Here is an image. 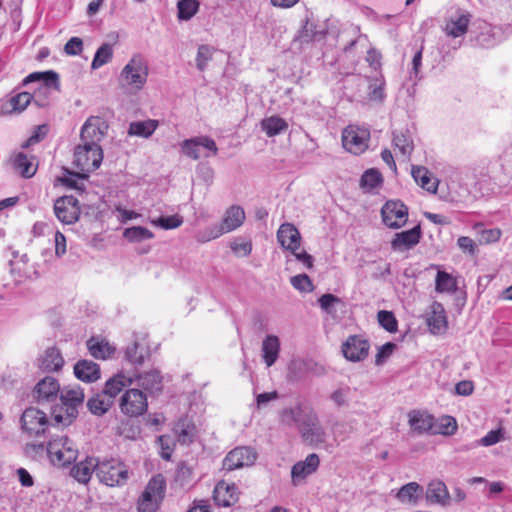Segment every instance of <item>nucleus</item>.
I'll return each mask as SVG.
<instances>
[{"instance_id": "nucleus-1", "label": "nucleus", "mask_w": 512, "mask_h": 512, "mask_svg": "<svg viewBox=\"0 0 512 512\" xmlns=\"http://www.w3.org/2000/svg\"><path fill=\"white\" fill-rule=\"evenodd\" d=\"M84 392L80 387L63 388L60 404L52 408L51 416L56 424L69 426L77 418L78 408L83 405Z\"/></svg>"}, {"instance_id": "nucleus-2", "label": "nucleus", "mask_w": 512, "mask_h": 512, "mask_svg": "<svg viewBox=\"0 0 512 512\" xmlns=\"http://www.w3.org/2000/svg\"><path fill=\"white\" fill-rule=\"evenodd\" d=\"M97 478L109 487L123 486L129 479V471L118 458H98Z\"/></svg>"}, {"instance_id": "nucleus-3", "label": "nucleus", "mask_w": 512, "mask_h": 512, "mask_svg": "<svg viewBox=\"0 0 512 512\" xmlns=\"http://www.w3.org/2000/svg\"><path fill=\"white\" fill-rule=\"evenodd\" d=\"M148 71L145 59L140 54H136L122 69L120 83L123 87H128L135 92L140 91L147 82Z\"/></svg>"}, {"instance_id": "nucleus-4", "label": "nucleus", "mask_w": 512, "mask_h": 512, "mask_svg": "<svg viewBox=\"0 0 512 512\" xmlns=\"http://www.w3.org/2000/svg\"><path fill=\"white\" fill-rule=\"evenodd\" d=\"M47 453L53 465L66 467L76 461L78 448L66 435H61L48 442Z\"/></svg>"}, {"instance_id": "nucleus-5", "label": "nucleus", "mask_w": 512, "mask_h": 512, "mask_svg": "<svg viewBox=\"0 0 512 512\" xmlns=\"http://www.w3.org/2000/svg\"><path fill=\"white\" fill-rule=\"evenodd\" d=\"M165 491L164 477L161 474L153 476L137 502L138 512H157L165 497Z\"/></svg>"}, {"instance_id": "nucleus-6", "label": "nucleus", "mask_w": 512, "mask_h": 512, "mask_svg": "<svg viewBox=\"0 0 512 512\" xmlns=\"http://www.w3.org/2000/svg\"><path fill=\"white\" fill-rule=\"evenodd\" d=\"M32 82H38L39 87L35 94L33 95V102L38 107H46L48 105L47 102V94L49 93L51 88L59 90V75L52 70L45 72H34L29 74L23 80V85H27Z\"/></svg>"}, {"instance_id": "nucleus-7", "label": "nucleus", "mask_w": 512, "mask_h": 512, "mask_svg": "<svg viewBox=\"0 0 512 512\" xmlns=\"http://www.w3.org/2000/svg\"><path fill=\"white\" fill-rule=\"evenodd\" d=\"M103 160V151L100 146L79 144L74 150V166L85 176L98 169Z\"/></svg>"}, {"instance_id": "nucleus-8", "label": "nucleus", "mask_w": 512, "mask_h": 512, "mask_svg": "<svg viewBox=\"0 0 512 512\" xmlns=\"http://www.w3.org/2000/svg\"><path fill=\"white\" fill-rule=\"evenodd\" d=\"M370 132L355 125L347 126L342 132L343 147L350 153L359 155L368 148Z\"/></svg>"}, {"instance_id": "nucleus-9", "label": "nucleus", "mask_w": 512, "mask_h": 512, "mask_svg": "<svg viewBox=\"0 0 512 512\" xmlns=\"http://www.w3.org/2000/svg\"><path fill=\"white\" fill-rule=\"evenodd\" d=\"M119 407L129 417L140 416L147 410V396L139 389H128L120 397Z\"/></svg>"}, {"instance_id": "nucleus-10", "label": "nucleus", "mask_w": 512, "mask_h": 512, "mask_svg": "<svg viewBox=\"0 0 512 512\" xmlns=\"http://www.w3.org/2000/svg\"><path fill=\"white\" fill-rule=\"evenodd\" d=\"M381 216L387 227L398 229L403 227L408 220V208L400 200H389L383 205Z\"/></svg>"}, {"instance_id": "nucleus-11", "label": "nucleus", "mask_w": 512, "mask_h": 512, "mask_svg": "<svg viewBox=\"0 0 512 512\" xmlns=\"http://www.w3.org/2000/svg\"><path fill=\"white\" fill-rule=\"evenodd\" d=\"M257 452L250 446H238L231 450L223 460V469L233 471L252 466L257 459Z\"/></svg>"}, {"instance_id": "nucleus-12", "label": "nucleus", "mask_w": 512, "mask_h": 512, "mask_svg": "<svg viewBox=\"0 0 512 512\" xmlns=\"http://www.w3.org/2000/svg\"><path fill=\"white\" fill-rule=\"evenodd\" d=\"M300 433L304 441L312 446H319L325 442L326 433L320 424L319 418L313 411H308L301 424Z\"/></svg>"}, {"instance_id": "nucleus-13", "label": "nucleus", "mask_w": 512, "mask_h": 512, "mask_svg": "<svg viewBox=\"0 0 512 512\" xmlns=\"http://www.w3.org/2000/svg\"><path fill=\"white\" fill-rule=\"evenodd\" d=\"M108 131L107 122L100 118L92 116L88 118L81 129L80 139L82 144L90 146H100L99 142L104 138Z\"/></svg>"}, {"instance_id": "nucleus-14", "label": "nucleus", "mask_w": 512, "mask_h": 512, "mask_svg": "<svg viewBox=\"0 0 512 512\" xmlns=\"http://www.w3.org/2000/svg\"><path fill=\"white\" fill-rule=\"evenodd\" d=\"M54 213L63 224L75 223L80 215L78 199L72 195L58 198L54 203Z\"/></svg>"}, {"instance_id": "nucleus-15", "label": "nucleus", "mask_w": 512, "mask_h": 512, "mask_svg": "<svg viewBox=\"0 0 512 512\" xmlns=\"http://www.w3.org/2000/svg\"><path fill=\"white\" fill-rule=\"evenodd\" d=\"M182 153L192 160H198L201 157L200 149L204 148L212 155L218 153L215 141L208 136H197L185 139L180 144Z\"/></svg>"}, {"instance_id": "nucleus-16", "label": "nucleus", "mask_w": 512, "mask_h": 512, "mask_svg": "<svg viewBox=\"0 0 512 512\" xmlns=\"http://www.w3.org/2000/svg\"><path fill=\"white\" fill-rule=\"evenodd\" d=\"M370 343L361 335H350L342 344L344 357L352 362L363 361L369 353Z\"/></svg>"}, {"instance_id": "nucleus-17", "label": "nucleus", "mask_w": 512, "mask_h": 512, "mask_svg": "<svg viewBox=\"0 0 512 512\" xmlns=\"http://www.w3.org/2000/svg\"><path fill=\"white\" fill-rule=\"evenodd\" d=\"M21 424L23 430L29 435L39 436L45 432L48 420L44 412L34 407H29L22 413Z\"/></svg>"}, {"instance_id": "nucleus-18", "label": "nucleus", "mask_w": 512, "mask_h": 512, "mask_svg": "<svg viewBox=\"0 0 512 512\" xmlns=\"http://www.w3.org/2000/svg\"><path fill=\"white\" fill-rule=\"evenodd\" d=\"M471 19L470 12L457 8L453 14L446 18L444 32L449 37H462L467 33Z\"/></svg>"}, {"instance_id": "nucleus-19", "label": "nucleus", "mask_w": 512, "mask_h": 512, "mask_svg": "<svg viewBox=\"0 0 512 512\" xmlns=\"http://www.w3.org/2000/svg\"><path fill=\"white\" fill-rule=\"evenodd\" d=\"M434 419V416L425 411L412 410L408 413L409 427L417 435H433Z\"/></svg>"}, {"instance_id": "nucleus-20", "label": "nucleus", "mask_w": 512, "mask_h": 512, "mask_svg": "<svg viewBox=\"0 0 512 512\" xmlns=\"http://www.w3.org/2000/svg\"><path fill=\"white\" fill-rule=\"evenodd\" d=\"M421 227L417 225L410 230L398 232L391 241V248L397 252H404L415 247L421 239Z\"/></svg>"}, {"instance_id": "nucleus-21", "label": "nucleus", "mask_w": 512, "mask_h": 512, "mask_svg": "<svg viewBox=\"0 0 512 512\" xmlns=\"http://www.w3.org/2000/svg\"><path fill=\"white\" fill-rule=\"evenodd\" d=\"M277 240L284 249L295 253L300 248L301 235L293 224L284 223L277 231Z\"/></svg>"}, {"instance_id": "nucleus-22", "label": "nucleus", "mask_w": 512, "mask_h": 512, "mask_svg": "<svg viewBox=\"0 0 512 512\" xmlns=\"http://www.w3.org/2000/svg\"><path fill=\"white\" fill-rule=\"evenodd\" d=\"M319 463V457L315 453L309 454L305 460L295 463L291 470L293 485L297 486L307 476L314 473L317 470Z\"/></svg>"}, {"instance_id": "nucleus-23", "label": "nucleus", "mask_w": 512, "mask_h": 512, "mask_svg": "<svg viewBox=\"0 0 512 512\" xmlns=\"http://www.w3.org/2000/svg\"><path fill=\"white\" fill-rule=\"evenodd\" d=\"M100 367L91 360H79L74 365V375L83 382H94L100 378Z\"/></svg>"}, {"instance_id": "nucleus-24", "label": "nucleus", "mask_w": 512, "mask_h": 512, "mask_svg": "<svg viewBox=\"0 0 512 512\" xmlns=\"http://www.w3.org/2000/svg\"><path fill=\"white\" fill-rule=\"evenodd\" d=\"M97 468L98 458L88 457L72 467L71 475L78 482L86 484L91 479L93 473L97 475Z\"/></svg>"}, {"instance_id": "nucleus-25", "label": "nucleus", "mask_w": 512, "mask_h": 512, "mask_svg": "<svg viewBox=\"0 0 512 512\" xmlns=\"http://www.w3.org/2000/svg\"><path fill=\"white\" fill-rule=\"evenodd\" d=\"M63 364L64 358L60 351L55 347L47 348L39 358L40 369L47 372L59 371Z\"/></svg>"}, {"instance_id": "nucleus-26", "label": "nucleus", "mask_w": 512, "mask_h": 512, "mask_svg": "<svg viewBox=\"0 0 512 512\" xmlns=\"http://www.w3.org/2000/svg\"><path fill=\"white\" fill-rule=\"evenodd\" d=\"M138 386L148 391L150 394H156L162 391V376L158 370H151L137 376Z\"/></svg>"}, {"instance_id": "nucleus-27", "label": "nucleus", "mask_w": 512, "mask_h": 512, "mask_svg": "<svg viewBox=\"0 0 512 512\" xmlns=\"http://www.w3.org/2000/svg\"><path fill=\"white\" fill-rule=\"evenodd\" d=\"M38 400L51 401L55 399L60 392L58 381L54 377L47 376L42 379L35 387Z\"/></svg>"}, {"instance_id": "nucleus-28", "label": "nucleus", "mask_w": 512, "mask_h": 512, "mask_svg": "<svg viewBox=\"0 0 512 512\" xmlns=\"http://www.w3.org/2000/svg\"><path fill=\"white\" fill-rule=\"evenodd\" d=\"M133 383V379L118 373L106 381L103 393L114 403L115 397L126 387Z\"/></svg>"}, {"instance_id": "nucleus-29", "label": "nucleus", "mask_w": 512, "mask_h": 512, "mask_svg": "<svg viewBox=\"0 0 512 512\" xmlns=\"http://www.w3.org/2000/svg\"><path fill=\"white\" fill-rule=\"evenodd\" d=\"M262 358L267 367H271L278 359L280 352V341L275 335H268L262 342Z\"/></svg>"}, {"instance_id": "nucleus-30", "label": "nucleus", "mask_w": 512, "mask_h": 512, "mask_svg": "<svg viewBox=\"0 0 512 512\" xmlns=\"http://www.w3.org/2000/svg\"><path fill=\"white\" fill-rule=\"evenodd\" d=\"M428 326L433 334H442L447 329V317L440 303L432 305L431 315L428 317Z\"/></svg>"}, {"instance_id": "nucleus-31", "label": "nucleus", "mask_w": 512, "mask_h": 512, "mask_svg": "<svg viewBox=\"0 0 512 512\" xmlns=\"http://www.w3.org/2000/svg\"><path fill=\"white\" fill-rule=\"evenodd\" d=\"M174 432L177 436V441L182 445H189L193 442L196 427L186 418L180 419L174 426Z\"/></svg>"}, {"instance_id": "nucleus-32", "label": "nucleus", "mask_w": 512, "mask_h": 512, "mask_svg": "<svg viewBox=\"0 0 512 512\" xmlns=\"http://www.w3.org/2000/svg\"><path fill=\"white\" fill-rule=\"evenodd\" d=\"M427 499L441 505H447L450 501V496L445 483L442 481H432L428 485Z\"/></svg>"}, {"instance_id": "nucleus-33", "label": "nucleus", "mask_w": 512, "mask_h": 512, "mask_svg": "<svg viewBox=\"0 0 512 512\" xmlns=\"http://www.w3.org/2000/svg\"><path fill=\"white\" fill-rule=\"evenodd\" d=\"M244 219V210L240 206L233 205L227 209L221 223L228 232H231L240 227Z\"/></svg>"}, {"instance_id": "nucleus-34", "label": "nucleus", "mask_w": 512, "mask_h": 512, "mask_svg": "<svg viewBox=\"0 0 512 512\" xmlns=\"http://www.w3.org/2000/svg\"><path fill=\"white\" fill-rule=\"evenodd\" d=\"M261 128L269 137L276 136L288 129V123L279 116H271L261 121Z\"/></svg>"}, {"instance_id": "nucleus-35", "label": "nucleus", "mask_w": 512, "mask_h": 512, "mask_svg": "<svg viewBox=\"0 0 512 512\" xmlns=\"http://www.w3.org/2000/svg\"><path fill=\"white\" fill-rule=\"evenodd\" d=\"M157 127V120L149 119L146 121H136L130 124L128 133L129 135L148 138L154 133Z\"/></svg>"}, {"instance_id": "nucleus-36", "label": "nucleus", "mask_w": 512, "mask_h": 512, "mask_svg": "<svg viewBox=\"0 0 512 512\" xmlns=\"http://www.w3.org/2000/svg\"><path fill=\"white\" fill-rule=\"evenodd\" d=\"M87 348L91 356L96 359H106L113 352V349L105 340H99L95 337H91L87 341Z\"/></svg>"}, {"instance_id": "nucleus-37", "label": "nucleus", "mask_w": 512, "mask_h": 512, "mask_svg": "<svg viewBox=\"0 0 512 512\" xmlns=\"http://www.w3.org/2000/svg\"><path fill=\"white\" fill-rule=\"evenodd\" d=\"M411 174L418 185L428 192H436L437 185L432 182L430 173L427 168L423 166H412Z\"/></svg>"}, {"instance_id": "nucleus-38", "label": "nucleus", "mask_w": 512, "mask_h": 512, "mask_svg": "<svg viewBox=\"0 0 512 512\" xmlns=\"http://www.w3.org/2000/svg\"><path fill=\"white\" fill-rule=\"evenodd\" d=\"M112 405V400H110L103 392L96 394L87 402L89 411L92 414L99 416L106 413Z\"/></svg>"}, {"instance_id": "nucleus-39", "label": "nucleus", "mask_w": 512, "mask_h": 512, "mask_svg": "<svg viewBox=\"0 0 512 512\" xmlns=\"http://www.w3.org/2000/svg\"><path fill=\"white\" fill-rule=\"evenodd\" d=\"M236 488L224 483H218L214 489V499L218 505L229 507L235 501L234 492Z\"/></svg>"}, {"instance_id": "nucleus-40", "label": "nucleus", "mask_w": 512, "mask_h": 512, "mask_svg": "<svg viewBox=\"0 0 512 512\" xmlns=\"http://www.w3.org/2000/svg\"><path fill=\"white\" fill-rule=\"evenodd\" d=\"M435 289L439 293H454L457 289L456 280L451 274L445 271H438L435 280Z\"/></svg>"}, {"instance_id": "nucleus-41", "label": "nucleus", "mask_w": 512, "mask_h": 512, "mask_svg": "<svg viewBox=\"0 0 512 512\" xmlns=\"http://www.w3.org/2000/svg\"><path fill=\"white\" fill-rule=\"evenodd\" d=\"M14 169L25 178L32 177L36 172V167L28 159L27 155L20 152L15 156L13 162Z\"/></svg>"}, {"instance_id": "nucleus-42", "label": "nucleus", "mask_w": 512, "mask_h": 512, "mask_svg": "<svg viewBox=\"0 0 512 512\" xmlns=\"http://www.w3.org/2000/svg\"><path fill=\"white\" fill-rule=\"evenodd\" d=\"M228 233L222 223H216L200 230L196 234V240L200 243H206L216 239L223 234Z\"/></svg>"}, {"instance_id": "nucleus-43", "label": "nucleus", "mask_w": 512, "mask_h": 512, "mask_svg": "<svg viewBox=\"0 0 512 512\" xmlns=\"http://www.w3.org/2000/svg\"><path fill=\"white\" fill-rule=\"evenodd\" d=\"M393 144L403 156H410L413 151V141L408 134V131L394 132L393 133Z\"/></svg>"}, {"instance_id": "nucleus-44", "label": "nucleus", "mask_w": 512, "mask_h": 512, "mask_svg": "<svg viewBox=\"0 0 512 512\" xmlns=\"http://www.w3.org/2000/svg\"><path fill=\"white\" fill-rule=\"evenodd\" d=\"M433 435H453L457 430L456 420L451 416L434 419Z\"/></svg>"}, {"instance_id": "nucleus-45", "label": "nucleus", "mask_w": 512, "mask_h": 512, "mask_svg": "<svg viewBox=\"0 0 512 512\" xmlns=\"http://www.w3.org/2000/svg\"><path fill=\"white\" fill-rule=\"evenodd\" d=\"M113 58V48L111 44L104 43L96 51L92 60L91 68L99 69L103 65L109 63Z\"/></svg>"}, {"instance_id": "nucleus-46", "label": "nucleus", "mask_w": 512, "mask_h": 512, "mask_svg": "<svg viewBox=\"0 0 512 512\" xmlns=\"http://www.w3.org/2000/svg\"><path fill=\"white\" fill-rule=\"evenodd\" d=\"M123 237L129 242H142L144 240L152 239L154 234L149 229L142 226H133L126 228L123 232Z\"/></svg>"}, {"instance_id": "nucleus-47", "label": "nucleus", "mask_w": 512, "mask_h": 512, "mask_svg": "<svg viewBox=\"0 0 512 512\" xmlns=\"http://www.w3.org/2000/svg\"><path fill=\"white\" fill-rule=\"evenodd\" d=\"M307 416V412H305L301 407L289 408L285 409L282 412V422L288 426L297 425L300 430L302 422H304V418Z\"/></svg>"}, {"instance_id": "nucleus-48", "label": "nucleus", "mask_w": 512, "mask_h": 512, "mask_svg": "<svg viewBox=\"0 0 512 512\" xmlns=\"http://www.w3.org/2000/svg\"><path fill=\"white\" fill-rule=\"evenodd\" d=\"M321 32L316 29V24L307 15L304 24L299 31L297 39L302 43H309L315 40Z\"/></svg>"}, {"instance_id": "nucleus-49", "label": "nucleus", "mask_w": 512, "mask_h": 512, "mask_svg": "<svg viewBox=\"0 0 512 512\" xmlns=\"http://www.w3.org/2000/svg\"><path fill=\"white\" fill-rule=\"evenodd\" d=\"M178 18L180 20H190L199 9L197 0H180L177 3Z\"/></svg>"}, {"instance_id": "nucleus-50", "label": "nucleus", "mask_w": 512, "mask_h": 512, "mask_svg": "<svg viewBox=\"0 0 512 512\" xmlns=\"http://www.w3.org/2000/svg\"><path fill=\"white\" fill-rule=\"evenodd\" d=\"M382 175L376 169H368L364 172L360 180V186L367 191L376 188L382 183Z\"/></svg>"}, {"instance_id": "nucleus-51", "label": "nucleus", "mask_w": 512, "mask_h": 512, "mask_svg": "<svg viewBox=\"0 0 512 512\" xmlns=\"http://www.w3.org/2000/svg\"><path fill=\"white\" fill-rule=\"evenodd\" d=\"M501 438H502V433L500 430H492V431L488 432L487 435H485L480 440L475 441L469 445H464L459 450L466 451L468 449L475 448L479 445L486 446V447L492 446V445L498 443L501 440Z\"/></svg>"}, {"instance_id": "nucleus-52", "label": "nucleus", "mask_w": 512, "mask_h": 512, "mask_svg": "<svg viewBox=\"0 0 512 512\" xmlns=\"http://www.w3.org/2000/svg\"><path fill=\"white\" fill-rule=\"evenodd\" d=\"M215 49L209 45L202 44L198 47L196 55V67L200 71H204L207 64L212 60Z\"/></svg>"}, {"instance_id": "nucleus-53", "label": "nucleus", "mask_w": 512, "mask_h": 512, "mask_svg": "<svg viewBox=\"0 0 512 512\" xmlns=\"http://www.w3.org/2000/svg\"><path fill=\"white\" fill-rule=\"evenodd\" d=\"M144 357V347L138 342L132 343L125 350V359L132 364L141 365Z\"/></svg>"}, {"instance_id": "nucleus-54", "label": "nucleus", "mask_w": 512, "mask_h": 512, "mask_svg": "<svg viewBox=\"0 0 512 512\" xmlns=\"http://www.w3.org/2000/svg\"><path fill=\"white\" fill-rule=\"evenodd\" d=\"M378 322L386 331L392 333L396 332L398 322L391 311L381 310L377 314Z\"/></svg>"}, {"instance_id": "nucleus-55", "label": "nucleus", "mask_w": 512, "mask_h": 512, "mask_svg": "<svg viewBox=\"0 0 512 512\" xmlns=\"http://www.w3.org/2000/svg\"><path fill=\"white\" fill-rule=\"evenodd\" d=\"M421 491V487L416 482H410L400 488L397 498L401 502H410L417 498V493Z\"/></svg>"}, {"instance_id": "nucleus-56", "label": "nucleus", "mask_w": 512, "mask_h": 512, "mask_svg": "<svg viewBox=\"0 0 512 512\" xmlns=\"http://www.w3.org/2000/svg\"><path fill=\"white\" fill-rule=\"evenodd\" d=\"M384 85L385 81L382 76L371 79L369 85V97L371 100L382 101L385 98Z\"/></svg>"}, {"instance_id": "nucleus-57", "label": "nucleus", "mask_w": 512, "mask_h": 512, "mask_svg": "<svg viewBox=\"0 0 512 512\" xmlns=\"http://www.w3.org/2000/svg\"><path fill=\"white\" fill-rule=\"evenodd\" d=\"M152 223L156 226H159L165 230L175 229L182 225L183 219L179 215L172 216H161L156 220H153Z\"/></svg>"}, {"instance_id": "nucleus-58", "label": "nucleus", "mask_w": 512, "mask_h": 512, "mask_svg": "<svg viewBox=\"0 0 512 512\" xmlns=\"http://www.w3.org/2000/svg\"><path fill=\"white\" fill-rule=\"evenodd\" d=\"M350 391V388L347 386L339 387L331 393L330 399L337 407H346L349 404Z\"/></svg>"}, {"instance_id": "nucleus-59", "label": "nucleus", "mask_w": 512, "mask_h": 512, "mask_svg": "<svg viewBox=\"0 0 512 512\" xmlns=\"http://www.w3.org/2000/svg\"><path fill=\"white\" fill-rule=\"evenodd\" d=\"M318 302L322 310L328 314H334L336 312L335 305L340 304L341 299L333 294L327 293L322 295Z\"/></svg>"}, {"instance_id": "nucleus-60", "label": "nucleus", "mask_w": 512, "mask_h": 512, "mask_svg": "<svg viewBox=\"0 0 512 512\" xmlns=\"http://www.w3.org/2000/svg\"><path fill=\"white\" fill-rule=\"evenodd\" d=\"M292 286L301 292H310L313 290L311 279L306 274H299L290 279Z\"/></svg>"}, {"instance_id": "nucleus-61", "label": "nucleus", "mask_w": 512, "mask_h": 512, "mask_svg": "<svg viewBox=\"0 0 512 512\" xmlns=\"http://www.w3.org/2000/svg\"><path fill=\"white\" fill-rule=\"evenodd\" d=\"M33 95L28 92H22L12 97L10 103L14 110L23 111L32 101Z\"/></svg>"}, {"instance_id": "nucleus-62", "label": "nucleus", "mask_w": 512, "mask_h": 512, "mask_svg": "<svg viewBox=\"0 0 512 512\" xmlns=\"http://www.w3.org/2000/svg\"><path fill=\"white\" fill-rule=\"evenodd\" d=\"M396 349V344L392 342H387L381 347H379L378 352L375 357L376 365H381L387 358H389L394 350Z\"/></svg>"}, {"instance_id": "nucleus-63", "label": "nucleus", "mask_w": 512, "mask_h": 512, "mask_svg": "<svg viewBox=\"0 0 512 512\" xmlns=\"http://www.w3.org/2000/svg\"><path fill=\"white\" fill-rule=\"evenodd\" d=\"M83 42L79 37H72L64 46V51L68 55H78L82 52Z\"/></svg>"}, {"instance_id": "nucleus-64", "label": "nucleus", "mask_w": 512, "mask_h": 512, "mask_svg": "<svg viewBox=\"0 0 512 512\" xmlns=\"http://www.w3.org/2000/svg\"><path fill=\"white\" fill-rule=\"evenodd\" d=\"M158 442L161 447V457L164 460H170L172 454L171 440L168 436L162 435L158 437Z\"/></svg>"}]
</instances>
